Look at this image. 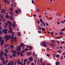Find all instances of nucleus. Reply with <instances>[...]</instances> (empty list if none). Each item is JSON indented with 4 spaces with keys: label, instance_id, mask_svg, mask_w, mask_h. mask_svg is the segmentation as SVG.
I'll use <instances>...</instances> for the list:
<instances>
[{
    "label": "nucleus",
    "instance_id": "f257e3e1",
    "mask_svg": "<svg viewBox=\"0 0 65 65\" xmlns=\"http://www.w3.org/2000/svg\"><path fill=\"white\" fill-rule=\"evenodd\" d=\"M13 38V40H12V41L13 42H14V41H16V37H13V34H11V39H12Z\"/></svg>",
    "mask_w": 65,
    "mask_h": 65
},
{
    "label": "nucleus",
    "instance_id": "f03ea898",
    "mask_svg": "<svg viewBox=\"0 0 65 65\" xmlns=\"http://www.w3.org/2000/svg\"><path fill=\"white\" fill-rule=\"evenodd\" d=\"M46 43L47 44H48V43H47V42H42V44L43 46V47H46V45H47Z\"/></svg>",
    "mask_w": 65,
    "mask_h": 65
},
{
    "label": "nucleus",
    "instance_id": "7ed1b4c3",
    "mask_svg": "<svg viewBox=\"0 0 65 65\" xmlns=\"http://www.w3.org/2000/svg\"><path fill=\"white\" fill-rule=\"evenodd\" d=\"M4 38L6 39V41H7L9 40V39L8 38V35H5Z\"/></svg>",
    "mask_w": 65,
    "mask_h": 65
},
{
    "label": "nucleus",
    "instance_id": "20e7f679",
    "mask_svg": "<svg viewBox=\"0 0 65 65\" xmlns=\"http://www.w3.org/2000/svg\"><path fill=\"white\" fill-rule=\"evenodd\" d=\"M3 38H2V37L1 36L0 37V42H1L2 43H3L4 42V40H2V39Z\"/></svg>",
    "mask_w": 65,
    "mask_h": 65
},
{
    "label": "nucleus",
    "instance_id": "39448f33",
    "mask_svg": "<svg viewBox=\"0 0 65 65\" xmlns=\"http://www.w3.org/2000/svg\"><path fill=\"white\" fill-rule=\"evenodd\" d=\"M3 55H4V53H3V52H2L0 53V57H3Z\"/></svg>",
    "mask_w": 65,
    "mask_h": 65
},
{
    "label": "nucleus",
    "instance_id": "423d86ee",
    "mask_svg": "<svg viewBox=\"0 0 65 65\" xmlns=\"http://www.w3.org/2000/svg\"><path fill=\"white\" fill-rule=\"evenodd\" d=\"M9 33H11L12 34H14V32L12 31V30H9Z\"/></svg>",
    "mask_w": 65,
    "mask_h": 65
},
{
    "label": "nucleus",
    "instance_id": "0eeeda50",
    "mask_svg": "<svg viewBox=\"0 0 65 65\" xmlns=\"http://www.w3.org/2000/svg\"><path fill=\"white\" fill-rule=\"evenodd\" d=\"M17 52H20L21 51V47H20V46H19L18 48L17 49Z\"/></svg>",
    "mask_w": 65,
    "mask_h": 65
},
{
    "label": "nucleus",
    "instance_id": "6e6552de",
    "mask_svg": "<svg viewBox=\"0 0 65 65\" xmlns=\"http://www.w3.org/2000/svg\"><path fill=\"white\" fill-rule=\"evenodd\" d=\"M14 63V62H12V63H9L8 64V65H13V63Z\"/></svg>",
    "mask_w": 65,
    "mask_h": 65
},
{
    "label": "nucleus",
    "instance_id": "1a4fd4ad",
    "mask_svg": "<svg viewBox=\"0 0 65 65\" xmlns=\"http://www.w3.org/2000/svg\"><path fill=\"white\" fill-rule=\"evenodd\" d=\"M5 10H2L1 12L2 13L4 14L5 13Z\"/></svg>",
    "mask_w": 65,
    "mask_h": 65
},
{
    "label": "nucleus",
    "instance_id": "9d476101",
    "mask_svg": "<svg viewBox=\"0 0 65 65\" xmlns=\"http://www.w3.org/2000/svg\"><path fill=\"white\" fill-rule=\"evenodd\" d=\"M27 55L29 56L30 55H31V52H29L27 53Z\"/></svg>",
    "mask_w": 65,
    "mask_h": 65
},
{
    "label": "nucleus",
    "instance_id": "9b49d317",
    "mask_svg": "<svg viewBox=\"0 0 65 65\" xmlns=\"http://www.w3.org/2000/svg\"><path fill=\"white\" fill-rule=\"evenodd\" d=\"M60 62L57 61L56 63V65H59V64H60Z\"/></svg>",
    "mask_w": 65,
    "mask_h": 65
},
{
    "label": "nucleus",
    "instance_id": "f8f14e48",
    "mask_svg": "<svg viewBox=\"0 0 65 65\" xmlns=\"http://www.w3.org/2000/svg\"><path fill=\"white\" fill-rule=\"evenodd\" d=\"M16 54L15 53H13L12 54V56H13V57H16V56H17Z\"/></svg>",
    "mask_w": 65,
    "mask_h": 65
},
{
    "label": "nucleus",
    "instance_id": "ddd939ff",
    "mask_svg": "<svg viewBox=\"0 0 65 65\" xmlns=\"http://www.w3.org/2000/svg\"><path fill=\"white\" fill-rule=\"evenodd\" d=\"M23 45L25 46V44H24L23 43L22 44H21L19 46H20V47H21V46L23 47Z\"/></svg>",
    "mask_w": 65,
    "mask_h": 65
},
{
    "label": "nucleus",
    "instance_id": "4468645a",
    "mask_svg": "<svg viewBox=\"0 0 65 65\" xmlns=\"http://www.w3.org/2000/svg\"><path fill=\"white\" fill-rule=\"evenodd\" d=\"M7 22L8 23L9 25H10V24H11V23H12L10 22V21L9 20H8L7 21Z\"/></svg>",
    "mask_w": 65,
    "mask_h": 65
},
{
    "label": "nucleus",
    "instance_id": "2eb2a0df",
    "mask_svg": "<svg viewBox=\"0 0 65 65\" xmlns=\"http://www.w3.org/2000/svg\"><path fill=\"white\" fill-rule=\"evenodd\" d=\"M11 35L10 34H9L8 36V38H9V39H10L11 38Z\"/></svg>",
    "mask_w": 65,
    "mask_h": 65
},
{
    "label": "nucleus",
    "instance_id": "dca6fc26",
    "mask_svg": "<svg viewBox=\"0 0 65 65\" xmlns=\"http://www.w3.org/2000/svg\"><path fill=\"white\" fill-rule=\"evenodd\" d=\"M17 35L18 36H21V34L20 33V32H18L17 33Z\"/></svg>",
    "mask_w": 65,
    "mask_h": 65
},
{
    "label": "nucleus",
    "instance_id": "f3484780",
    "mask_svg": "<svg viewBox=\"0 0 65 65\" xmlns=\"http://www.w3.org/2000/svg\"><path fill=\"white\" fill-rule=\"evenodd\" d=\"M32 58H33V57H30L29 58V61H32Z\"/></svg>",
    "mask_w": 65,
    "mask_h": 65
},
{
    "label": "nucleus",
    "instance_id": "a211bd4d",
    "mask_svg": "<svg viewBox=\"0 0 65 65\" xmlns=\"http://www.w3.org/2000/svg\"><path fill=\"white\" fill-rule=\"evenodd\" d=\"M34 56L35 58H36V57H37V54H34Z\"/></svg>",
    "mask_w": 65,
    "mask_h": 65
},
{
    "label": "nucleus",
    "instance_id": "6ab92c4d",
    "mask_svg": "<svg viewBox=\"0 0 65 65\" xmlns=\"http://www.w3.org/2000/svg\"><path fill=\"white\" fill-rule=\"evenodd\" d=\"M11 24H9L8 27H11V26H12V23H11Z\"/></svg>",
    "mask_w": 65,
    "mask_h": 65
},
{
    "label": "nucleus",
    "instance_id": "aec40b11",
    "mask_svg": "<svg viewBox=\"0 0 65 65\" xmlns=\"http://www.w3.org/2000/svg\"><path fill=\"white\" fill-rule=\"evenodd\" d=\"M17 54V52H16V51H15V50H13V54Z\"/></svg>",
    "mask_w": 65,
    "mask_h": 65
},
{
    "label": "nucleus",
    "instance_id": "412c9836",
    "mask_svg": "<svg viewBox=\"0 0 65 65\" xmlns=\"http://www.w3.org/2000/svg\"><path fill=\"white\" fill-rule=\"evenodd\" d=\"M20 56H22V57H23L24 56V55H23V53L21 52L20 53Z\"/></svg>",
    "mask_w": 65,
    "mask_h": 65
},
{
    "label": "nucleus",
    "instance_id": "4be33fe9",
    "mask_svg": "<svg viewBox=\"0 0 65 65\" xmlns=\"http://www.w3.org/2000/svg\"><path fill=\"white\" fill-rule=\"evenodd\" d=\"M60 35H63V32H60Z\"/></svg>",
    "mask_w": 65,
    "mask_h": 65
},
{
    "label": "nucleus",
    "instance_id": "5701e85b",
    "mask_svg": "<svg viewBox=\"0 0 65 65\" xmlns=\"http://www.w3.org/2000/svg\"><path fill=\"white\" fill-rule=\"evenodd\" d=\"M10 47H11V48H14V47H13V46L12 45H11L10 46Z\"/></svg>",
    "mask_w": 65,
    "mask_h": 65
},
{
    "label": "nucleus",
    "instance_id": "b1692460",
    "mask_svg": "<svg viewBox=\"0 0 65 65\" xmlns=\"http://www.w3.org/2000/svg\"><path fill=\"white\" fill-rule=\"evenodd\" d=\"M6 18L8 19V18H9V17L8 16V15H6Z\"/></svg>",
    "mask_w": 65,
    "mask_h": 65
},
{
    "label": "nucleus",
    "instance_id": "393cba45",
    "mask_svg": "<svg viewBox=\"0 0 65 65\" xmlns=\"http://www.w3.org/2000/svg\"><path fill=\"white\" fill-rule=\"evenodd\" d=\"M9 58H11L12 57V56H11V55L10 54L9 56Z\"/></svg>",
    "mask_w": 65,
    "mask_h": 65
},
{
    "label": "nucleus",
    "instance_id": "a878e982",
    "mask_svg": "<svg viewBox=\"0 0 65 65\" xmlns=\"http://www.w3.org/2000/svg\"><path fill=\"white\" fill-rule=\"evenodd\" d=\"M42 30L43 31H45V29H44V28H42Z\"/></svg>",
    "mask_w": 65,
    "mask_h": 65
},
{
    "label": "nucleus",
    "instance_id": "bb28decb",
    "mask_svg": "<svg viewBox=\"0 0 65 65\" xmlns=\"http://www.w3.org/2000/svg\"><path fill=\"white\" fill-rule=\"evenodd\" d=\"M2 31L3 33H4L5 32V29H3L2 30Z\"/></svg>",
    "mask_w": 65,
    "mask_h": 65
},
{
    "label": "nucleus",
    "instance_id": "cd10ccee",
    "mask_svg": "<svg viewBox=\"0 0 65 65\" xmlns=\"http://www.w3.org/2000/svg\"><path fill=\"white\" fill-rule=\"evenodd\" d=\"M59 55L58 54H57L56 55V58H59Z\"/></svg>",
    "mask_w": 65,
    "mask_h": 65
},
{
    "label": "nucleus",
    "instance_id": "c85d7f7f",
    "mask_svg": "<svg viewBox=\"0 0 65 65\" xmlns=\"http://www.w3.org/2000/svg\"><path fill=\"white\" fill-rule=\"evenodd\" d=\"M17 53L18 56H19V55H20V53H19V52H17Z\"/></svg>",
    "mask_w": 65,
    "mask_h": 65
},
{
    "label": "nucleus",
    "instance_id": "c756f323",
    "mask_svg": "<svg viewBox=\"0 0 65 65\" xmlns=\"http://www.w3.org/2000/svg\"><path fill=\"white\" fill-rule=\"evenodd\" d=\"M9 45V44H6L5 45V46L6 47H7V46H8Z\"/></svg>",
    "mask_w": 65,
    "mask_h": 65
},
{
    "label": "nucleus",
    "instance_id": "7c9ffc66",
    "mask_svg": "<svg viewBox=\"0 0 65 65\" xmlns=\"http://www.w3.org/2000/svg\"><path fill=\"white\" fill-rule=\"evenodd\" d=\"M43 24L44 27H45V23H44V22H43Z\"/></svg>",
    "mask_w": 65,
    "mask_h": 65
},
{
    "label": "nucleus",
    "instance_id": "2f4dec72",
    "mask_svg": "<svg viewBox=\"0 0 65 65\" xmlns=\"http://www.w3.org/2000/svg\"><path fill=\"white\" fill-rule=\"evenodd\" d=\"M37 23L38 24H39V20H37Z\"/></svg>",
    "mask_w": 65,
    "mask_h": 65
},
{
    "label": "nucleus",
    "instance_id": "473e14b6",
    "mask_svg": "<svg viewBox=\"0 0 65 65\" xmlns=\"http://www.w3.org/2000/svg\"><path fill=\"white\" fill-rule=\"evenodd\" d=\"M4 55H5V57H7V55L5 53H4Z\"/></svg>",
    "mask_w": 65,
    "mask_h": 65
},
{
    "label": "nucleus",
    "instance_id": "72a5a7b5",
    "mask_svg": "<svg viewBox=\"0 0 65 65\" xmlns=\"http://www.w3.org/2000/svg\"><path fill=\"white\" fill-rule=\"evenodd\" d=\"M19 60H18L17 61V63L18 64H20V61H19Z\"/></svg>",
    "mask_w": 65,
    "mask_h": 65
},
{
    "label": "nucleus",
    "instance_id": "f704fd0d",
    "mask_svg": "<svg viewBox=\"0 0 65 65\" xmlns=\"http://www.w3.org/2000/svg\"><path fill=\"white\" fill-rule=\"evenodd\" d=\"M15 12L16 13H18V12H19V11L17 10H16L15 11Z\"/></svg>",
    "mask_w": 65,
    "mask_h": 65
},
{
    "label": "nucleus",
    "instance_id": "c9c22d12",
    "mask_svg": "<svg viewBox=\"0 0 65 65\" xmlns=\"http://www.w3.org/2000/svg\"><path fill=\"white\" fill-rule=\"evenodd\" d=\"M40 22H43V21L42 20V19H40Z\"/></svg>",
    "mask_w": 65,
    "mask_h": 65
},
{
    "label": "nucleus",
    "instance_id": "e433bc0d",
    "mask_svg": "<svg viewBox=\"0 0 65 65\" xmlns=\"http://www.w3.org/2000/svg\"><path fill=\"white\" fill-rule=\"evenodd\" d=\"M28 50H29L28 48H25V51H28Z\"/></svg>",
    "mask_w": 65,
    "mask_h": 65
},
{
    "label": "nucleus",
    "instance_id": "4c0bfd02",
    "mask_svg": "<svg viewBox=\"0 0 65 65\" xmlns=\"http://www.w3.org/2000/svg\"><path fill=\"white\" fill-rule=\"evenodd\" d=\"M11 20H14V19L12 18H10Z\"/></svg>",
    "mask_w": 65,
    "mask_h": 65
},
{
    "label": "nucleus",
    "instance_id": "58836bf2",
    "mask_svg": "<svg viewBox=\"0 0 65 65\" xmlns=\"http://www.w3.org/2000/svg\"><path fill=\"white\" fill-rule=\"evenodd\" d=\"M51 45L53 46H54V43H51Z\"/></svg>",
    "mask_w": 65,
    "mask_h": 65
},
{
    "label": "nucleus",
    "instance_id": "ea45409f",
    "mask_svg": "<svg viewBox=\"0 0 65 65\" xmlns=\"http://www.w3.org/2000/svg\"><path fill=\"white\" fill-rule=\"evenodd\" d=\"M27 59H25L24 60V62H26V61H27Z\"/></svg>",
    "mask_w": 65,
    "mask_h": 65
},
{
    "label": "nucleus",
    "instance_id": "a19ab883",
    "mask_svg": "<svg viewBox=\"0 0 65 65\" xmlns=\"http://www.w3.org/2000/svg\"><path fill=\"white\" fill-rule=\"evenodd\" d=\"M10 14H11V15H13V13L12 12H10Z\"/></svg>",
    "mask_w": 65,
    "mask_h": 65
},
{
    "label": "nucleus",
    "instance_id": "79ce46f5",
    "mask_svg": "<svg viewBox=\"0 0 65 65\" xmlns=\"http://www.w3.org/2000/svg\"><path fill=\"white\" fill-rule=\"evenodd\" d=\"M62 44H64L65 43V42L64 41H63L61 42Z\"/></svg>",
    "mask_w": 65,
    "mask_h": 65
},
{
    "label": "nucleus",
    "instance_id": "37998d69",
    "mask_svg": "<svg viewBox=\"0 0 65 65\" xmlns=\"http://www.w3.org/2000/svg\"><path fill=\"white\" fill-rule=\"evenodd\" d=\"M11 16H10V18H13V16L12 15H11Z\"/></svg>",
    "mask_w": 65,
    "mask_h": 65
},
{
    "label": "nucleus",
    "instance_id": "c03bdc74",
    "mask_svg": "<svg viewBox=\"0 0 65 65\" xmlns=\"http://www.w3.org/2000/svg\"><path fill=\"white\" fill-rule=\"evenodd\" d=\"M52 41L53 42H54V43H55V40H52Z\"/></svg>",
    "mask_w": 65,
    "mask_h": 65
},
{
    "label": "nucleus",
    "instance_id": "a18cd8bd",
    "mask_svg": "<svg viewBox=\"0 0 65 65\" xmlns=\"http://www.w3.org/2000/svg\"><path fill=\"white\" fill-rule=\"evenodd\" d=\"M29 48L30 49V50H32V49L33 48H32V47L31 46H29Z\"/></svg>",
    "mask_w": 65,
    "mask_h": 65
},
{
    "label": "nucleus",
    "instance_id": "49530a36",
    "mask_svg": "<svg viewBox=\"0 0 65 65\" xmlns=\"http://www.w3.org/2000/svg\"><path fill=\"white\" fill-rule=\"evenodd\" d=\"M5 31L6 32H7V29H6V28H5Z\"/></svg>",
    "mask_w": 65,
    "mask_h": 65
},
{
    "label": "nucleus",
    "instance_id": "de8ad7c7",
    "mask_svg": "<svg viewBox=\"0 0 65 65\" xmlns=\"http://www.w3.org/2000/svg\"><path fill=\"white\" fill-rule=\"evenodd\" d=\"M38 32L39 33H41V31H38Z\"/></svg>",
    "mask_w": 65,
    "mask_h": 65
},
{
    "label": "nucleus",
    "instance_id": "09e8293b",
    "mask_svg": "<svg viewBox=\"0 0 65 65\" xmlns=\"http://www.w3.org/2000/svg\"><path fill=\"white\" fill-rule=\"evenodd\" d=\"M40 62L41 63H42V59L41 58L40 59Z\"/></svg>",
    "mask_w": 65,
    "mask_h": 65
},
{
    "label": "nucleus",
    "instance_id": "8fccbe9b",
    "mask_svg": "<svg viewBox=\"0 0 65 65\" xmlns=\"http://www.w3.org/2000/svg\"><path fill=\"white\" fill-rule=\"evenodd\" d=\"M7 3H8V4H9V3H10L9 2V1L8 0L7 1Z\"/></svg>",
    "mask_w": 65,
    "mask_h": 65
},
{
    "label": "nucleus",
    "instance_id": "3c124183",
    "mask_svg": "<svg viewBox=\"0 0 65 65\" xmlns=\"http://www.w3.org/2000/svg\"><path fill=\"white\" fill-rule=\"evenodd\" d=\"M13 26L14 27L15 26V24H14L13 23Z\"/></svg>",
    "mask_w": 65,
    "mask_h": 65
},
{
    "label": "nucleus",
    "instance_id": "603ef678",
    "mask_svg": "<svg viewBox=\"0 0 65 65\" xmlns=\"http://www.w3.org/2000/svg\"><path fill=\"white\" fill-rule=\"evenodd\" d=\"M52 19H53V17H51V18H49V20H52Z\"/></svg>",
    "mask_w": 65,
    "mask_h": 65
},
{
    "label": "nucleus",
    "instance_id": "864d4df0",
    "mask_svg": "<svg viewBox=\"0 0 65 65\" xmlns=\"http://www.w3.org/2000/svg\"><path fill=\"white\" fill-rule=\"evenodd\" d=\"M0 34H2V31H1V30H0Z\"/></svg>",
    "mask_w": 65,
    "mask_h": 65
},
{
    "label": "nucleus",
    "instance_id": "5fc2aeb1",
    "mask_svg": "<svg viewBox=\"0 0 65 65\" xmlns=\"http://www.w3.org/2000/svg\"><path fill=\"white\" fill-rule=\"evenodd\" d=\"M25 50H23V51H21L22 53H25Z\"/></svg>",
    "mask_w": 65,
    "mask_h": 65
},
{
    "label": "nucleus",
    "instance_id": "6e6d98bb",
    "mask_svg": "<svg viewBox=\"0 0 65 65\" xmlns=\"http://www.w3.org/2000/svg\"><path fill=\"white\" fill-rule=\"evenodd\" d=\"M7 27V25H5L4 26V28H6V27Z\"/></svg>",
    "mask_w": 65,
    "mask_h": 65
},
{
    "label": "nucleus",
    "instance_id": "4d7b16f0",
    "mask_svg": "<svg viewBox=\"0 0 65 65\" xmlns=\"http://www.w3.org/2000/svg\"><path fill=\"white\" fill-rule=\"evenodd\" d=\"M60 23H61V22H57V24L58 25V24H60Z\"/></svg>",
    "mask_w": 65,
    "mask_h": 65
},
{
    "label": "nucleus",
    "instance_id": "13d9d810",
    "mask_svg": "<svg viewBox=\"0 0 65 65\" xmlns=\"http://www.w3.org/2000/svg\"><path fill=\"white\" fill-rule=\"evenodd\" d=\"M65 29H61V31H64V30H65Z\"/></svg>",
    "mask_w": 65,
    "mask_h": 65
},
{
    "label": "nucleus",
    "instance_id": "bf43d9fd",
    "mask_svg": "<svg viewBox=\"0 0 65 65\" xmlns=\"http://www.w3.org/2000/svg\"><path fill=\"white\" fill-rule=\"evenodd\" d=\"M4 1H5V3H6L7 1L6 0H4Z\"/></svg>",
    "mask_w": 65,
    "mask_h": 65
},
{
    "label": "nucleus",
    "instance_id": "052dcab7",
    "mask_svg": "<svg viewBox=\"0 0 65 65\" xmlns=\"http://www.w3.org/2000/svg\"><path fill=\"white\" fill-rule=\"evenodd\" d=\"M5 61V60H4V59L3 60V61H2V62H3V63H4V61Z\"/></svg>",
    "mask_w": 65,
    "mask_h": 65
},
{
    "label": "nucleus",
    "instance_id": "680f3d73",
    "mask_svg": "<svg viewBox=\"0 0 65 65\" xmlns=\"http://www.w3.org/2000/svg\"><path fill=\"white\" fill-rule=\"evenodd\" d=\"M9 30H11V27H9Z\"/></svg>",
    "mask_w": 65,
    "mask_h": 65
},
{
    "label": "nucleus",
    "instance_id": "e2e57ef3",
    "mask_svg": "<svg viewBox=\"0 0 65 65\" xmlns=\"http://www.w3.org/2000/svg\"><path fill=\"white\" fill-rule=\"evenodd\" d=\"M1 46H2V45H3V43L1 42Z\"/></svg>",
    "mask_w": 65,
    "mask_h": 65
},
{
    "label": "nucleus",
    "instance_id": "0e129e2a",
    "mask_svg": "<svg viewBox=\"0 0 65 65\" xmlns=\"http://www.w3.org/2000/svg\"><path fill=\"white\" fill-rule=\"evenodd\" d=\"M58 53H61V51H60V50H58Z\"/></svg>",
    "mask_w": 65,
    "mask_h": 65
},
{
    "label": "nucleus",
    "instance_id": "69168bd1",
    "mask_svg": "<svg viewBox=\"0 0 65 65\" xmlns=\"http://www.w3.org/2000/svg\"><path fill=\"white\" fill-rule=\"evenodd\" d=\"M47 57H49V54H47Z\"/></svg>",
    "mask_w": 65,
    "mask_h": 65
},
{
    "label": "nucleus",
    "instance_id": "338daca9",
    "mask_svg": "<svg viewBox=\"0 0 65 65\" xmlns=\"http://www.w3.org/2000/svg\"><path fill=\"white\" fill-rule=\"evenodd\" d=\"M1 59H3V57H1Z\"/></svg>",
    "mask_w": 65,
    "mask_h": 65
},
{
    "label": "nucleus",
    "instance_id": "774afa93",
    "mask_svg": "<svg viewBox=\"0 0 65 65\" xmlns=\"http://www.w3.org/2000/svg\"><path fill=\"white\" fill-rule=\"evenodd\" d=\"M7 31H5V32H4L5 34H6V33H7Z\"/></svg>",
    "mask_w": 65,
    "mask_h": 65
}]
</instances>
